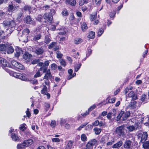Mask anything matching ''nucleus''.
<instances>
[{
    "label": "nucleus",
    "instance_id": "1",
    "mask_svg": "<svg viewBox=\"0 0 149 149\" xmlns=\"http://www.w3.org/2000/svg\"><path fill=\"white\" fill-rule=\"evenodd\" d=\"M13 76L16 78L19 79L22 81H30L33 84H35L37 82V80L36 79L34 80H31L30 79L28 78L26 76L24 75H13Z\"/></svg>",
    "mask_w": 149,
    "mask_h": 149
},
{
    "label": "nucleus",
    "instance_id": "2",
    "mask_svg": "<svg viewBox=\"0 0 149 149\" xmlns=\"http://www.w3.org/2000/svg\"><path fill=\"white\" fill-rule=\"evenodd\" d=\"M124 126L121 125L117 127L116 130V133L119 136H123L124 135Z\"/></svg>",
    "mask_w": 149,
    "mask_h": 149
},
{
    "label": "nucleus",
    "instance_id": "3",
    "mask_svg": "<svg viewBox=\"0 0 149 149\" xmlns=\"http://www.w3.org/2000/svg\"><path fill=\"white\" fill-rule=\"evenodd\" d=\"M33 51L38 55L42 54L44 51L43 48L41 47L35 46L32 49Z\"/></svg>",
    "mask_w": 149,
    "mask_h": 149
},
{
    "label": "nucleus",
    "instance_id": "4",
    "mask_svg": "<svg viewBox=\"0 0 149 149\" xmlns=\"http://www.w3.org/2000/svg\"><path fill=\"white\" fill-rule=\"evenodd\" d=\"M132 145L133 143L132 141L126 139L123 144V147L125 149H129L132 148Z\"/></svg>",
    "mask_w": 149,
    "mask_h": 149
},
{
    "label": "nucleus",
    "instance_id": "5",
    "mask_svg": "<svg viewBox=\"0 0 149 149\" xmlns=\"http://www.w3.org/2000/svg\"><path fill=\"white\" fill-rule=\"evenodd\" d=\"M126 128L128 130V132H130L137 130L139 128V125L136 124L134 125H128Z\"/></svg>",
    "mask_w": 149,
    "mask_h": 149
},
{
    "label": "nucleus",
    "instance_id": "6",
    "mask_svg": "<svg viewBox=\"0 0 149 149\" xmlns=\"http://www.w3.org/2000/svg\"><path fill=\"white\" fill-rule=\"evenodd\" d=\"M139 138H141L140 142L141 143L146 141L148 137V135L147 132H143L142 134H139Z\"/></svg>",
    "mask_w": 149,
    "mask_h": 149
},
{
    "label": "nucleus",
    "instance_id": "7",
    "mask_svg": "<svg viewBox=\"0 0 149 149\" xmlns=\"http://www.w3.org/2000/svg\"><path fill=\"white\" fill-rule=\"evenodd\" d=\"M97 141L95 139H93L88 143L86 147L88 149H93V146L95 145Z\"/></svg>",
    "mask_w": 149,
    "mask_h": 149
},
{
    "label": "nucleus",
    "instance_id": "8",
    "mask_svg": "<svg viewBox=\"0 0 149 149\" xmlns=\"http://www.w3.org/2000/svg\"><path fill=\"white\" fill-rule=\"evenodd\" d=\"M43 17L49 22H51L53 19V16L51 13L45 14Z\"/></svg>",
    "mask_w": 149,
    "mask_h": 149
},
{
    "label": "nucleus",
    "instance_id": "9",
    "mask_svg": "<svg viewBox=\"0 0 149 149\" xmlns=\"http://www.w3.org/2000/svg\"><path fill=\"white\" fill-rule=\"evenodd\" d=\"M128 97H130L132 98L133 100H135L137 99V95L135 94L134 92L132 91H131L128 94Z\"/></svg>",
    "mask_w": 149,
    "mask_h": 149
},
{
    "label": "nucleus",
    "instance_id": "10",
    "mask_svg": "<svg viewBox=\"0 0 149 149\" xmlns=\"http://www.w3.org/2000/svg\"><path fill=\"white\" fill-rule=\"evenodd\" d=\"M6 51L8 54H10L13 53L14 52V49L11 46H6Z\"/></svg>",
    "mask_w": 149,
    "mask_h": 149
},
{
    "label": "nucleus",
    "instance_id": "11",
    "mask_svg": "<svg viewBox=\"0 0 149 149\" xmlns=\"http://www.w3.org/2000/svg\"><path fill=\"white\" fill-rule=\"evenodd\" d=\"M73 142L71 141L67 142L66 145L63 149H71L72 146Z\"/></svg>",
    "mask_w": 149,
    "mask_h": 149
},
{
    "label": "nucleus",
    "instance_id": "12",
    "mask_svg": "<svg viewBox=\"0 0 149 149\" xmlns=\"http://www.w3.org/2000/svg\"><path fill=\"white\" fill-rule=\"evenodd\" d=\"M130 114V112L129 111H126L125 113L124 111V113L122 118V120H126L127 118L129 117Z\"/></svg>",
    "mask_w": 149,
    "mask_h": 149
},
{
    "label": "nucleus",
    "instance_id": "13",
    "mask_svg": "<svg viewBox=\"0 0 149 149\" xmlns=\"http://www.w3.org/2000/svg\"><path fill=\"white\" fill-rule=\"evenodd\" d=\"M11 138L12 140L14 141H18L20 140L19 137L14 133H12Z\"/></svg>",
    "mask_w": 149,
    "mask_h": 149
},
{
    "label": "nucleus",
    "instance_id": "14",
    "mask_svg": "<svg viewBox=\"0 0 149 149\" xmlns=\"http://www.w3.org/2000/svg\"><path fill=\"white\" fill-rule=\"evenodd\" d=\"M142 147L144 149H149V141L142 142Z\"/></svg>",
    "mask_w": 149,
    "mask_h": 149
},
{
    "label": "nucleus",
    "instance_id": "15",
    "mask_svg": "<svg viewBox=\"0 0 149 149\" xmlns=\"http://www.w3.org/2000/svg\"><path fill=\"white\" fill-rule=\"evenodd\" d=\"M123 144L122 141H120L114 144L112 146V148H120Z\"/></svg>",
    "mask_w": 149,
    "mask_h": 149
},
{
    "label": "nucleus",
    "instance_id": "16",
    "mask_svg": "<svg viewBox=\"0 0 149 149\" xmlns=\"http://www.w3.org/2000/svg\"><path fill=\"white\" fill-rule=\"evenodd\" d=\"M32 56L31 54H29L27 52H26L23 55V57L24 59L26 60L29 59Z\"/></svg>",
    "mask_w": 149,
    "mask_h": 149
},
{
    "label": "nucleus",
    "instance_id": "17",
    "mask_svg": "<svg viewBox=\"0 0 149 149\" xmlns=\"http://www.w3.org/2000/svg\"><path fill=\"white\" fill-rule=\"evenodd\" d=\"M51 41V38L50 36L47 35L45 36L44 40V43L46 44H49Z\"/></svg>",
    "mask_w": 149,
    "mask_h": 149
},
{
    "label": "nucleus",
    "instance_id": "18",
    "mask_svg": "<svg viewBox=\"0 0 149 149\" xmlns=\"http://www.w3.org/2000/svg\"><path fill=\"white\" fill-rule=\"evenodd\" d=\"M15 51V55L16 57H19L21 54L22 53V50L20 49L17 48L16 49Z\"/></svg>",
    "mask_w": 149,
    "mask_h": 149
},
{
    "label": "nucleus",
    "instance_id": "19",
    "mask_svg": "<svg viewBox=\"0 0 149 149\" xmlns=\"http://www.w3.org/2000/svg\"><path fill=\"white\" fill-rule=\"evenodd\" d=\"M136 102L135 101L131 102L128 105L129 107H130L132 109H134L136 107Z\"/></svg>",
    "mask_w": 149,
    "mask_h": 149
},
{
    "label": "nucleus",
    "instance_id": "20",
    "mask_svg": "<svg viewBox=\"0 0 149 149\" xmlns=\"http://www.w3.org/2000/svg\"><path fill=\"white\" fill-rule=\"evenodd\" d=\"M33 142V141L32 139H29L25 141L24 143V144L26 147L31 145L32 143Z\"/></svg>",
    "mask_w": 149,
    "mask_h": 149
},
{
    "label": "nucleus",
    "instance_id": "21",
    "mask_svg": "<svg viewBox=\"0 0 149 149\" xmlns=\"http://www.w3.org/2000/svg\"><path fill=\"white\" fill-rule=\"evenodd\" d=\"M66 2L67 4H68L72 6H74L76 3L75 0H66Z\"/></svg>",
    "mask_w": 149,
    "mask_h": 149
},
{
    "label": "nucleus",
    "instance_id": "22",
    "mask_svg": "<svg viewBox=\"0 0 149 149\" xmlns=\"http://www.w3.org/2000/svg\"><path fill=\"white\" fill-rule=\"evenodd\" d=\"M24 142L21 144H19L17 146V149H25L26 146L25 145Z\"/></svg>",
    "mask_w": 149,
    "mask_h": 149
},
{
    "label": "nucleus",
    "instance_id": "23",
    "mask_svg": "<svg viewBox=\"0 0 149 149\" xmlns=\"http://www.w3.org/2000/svg\"><path fill=\"white\" fill-rule=\"evenodd\" d=\"M26 22L27 24H31L33 23V21L29 16H27L26 19Z\"/></svg>",
    "mask_w": 149,
    "mask_h": 149
},
{
    "label": "nucleus",
    "instance_id": "24",
    "mask_svg": "<svg viewBox=\"0 0 149 149\" xmlns=\"http://www.w3.org/2000/svg\"><path fill=\"white\" fill-rule=\"evenodd\" d=\"M82 42V40L80 38H78L75 39L74 41V42L75 44H79Z\"/></svg>",
    "mask_w": 149,
    "mask_h": 149
},
{
    "label": "nucleus",
    "instance_id": "25",
    "mask_svg": "<svg viewBox=\"0 0 149 149\" xmlns=\"http://www.w3.org/2000/svg\"><path fill=\"white\" fill-rule=\"evenodd\" d=\"M41 93L45 95L47 93V88L46 86L44 85L43 86V88L41 91Z\"/></svg>",
    "mask_w": 149,
    "mask_h": 149
},
{
    "label": "nucleus",
    "instance_id": "26",
    "mask_svg": "<svg viewBox=\"0 0 149 149\" xmlns=\"http://www.w3.org/2000/svg\"><path fill=\"white\" fill-rule=\"evenodd\" d=\"M95 37V33L93 31H91L89 32V34L88 36V38L91 39H93Z\"/></svg>",
    "mask_w": 149,
    "mask_h": 149
},
{
    "label": "nucleus",
    "instance_id": "27",
    "mask_svg": "<svg viewBox=\"0 0 149 149\" xmlns=\"http://www.w3.org/2000/svg\"><path fill=\"white\" fill-rule=\"evenodd\" d=\"M124 111H121L120 113H119V114L117 116V118H116V120H120V119L121 118H122L123 115L124 113Z\"/></svg>",
    "mask_w": 149,
    "mask_h": 149
},
{
    "label": "nucleus",
    "instance_id": "28",
    "mask_svg": "<svg viewBox=\"0 0 149 149\" xmlns=\"http://www.w3.org/2000/svg\"><path fill=\"white\" fill-rule=\"evenodd\" d=\"M6 46L5 44L0 45V51H6Z\"/></svg>",
    "mask_w": 149,
    "mask_h": 149
},
{
    "label": "nucleus",
    "instance_id": "29",
    "mask_svg": "<svg viewBox=\"0 0 149 149\" xmlns=\"http://www.w3.org/2000/svg\"><path fill=\"white\" fill-rule=\"evenodd\" d=\"M25 11H30L31 9V7L28 5H25L23 8Z\"/></svg>",
    "mask_w": 149,
    "mask_h": 149
},
{
    "label": "nucleus",
    "instance_id": "30",
    "mask_svg": "<svg viewBox=\"0 0 149 149\" xmlns=\"http://www.w3.org/2000/svg\"><path fill=\"white\" fill-rule=\"evenodd\" d=\"M56 45H57L56 42H53L49 45L48 48L49 49H51L52 48H53Z\"/></svg>",
    "mask_w": 149,
    "mask_h": 149
},
{
    "label": "nucleus",
    "instance_id": "31",
    "mask_svg": "<svg viewBox=\"0 0 149 149\" xmlns=\"http://www.w3.org/2000/svg\"><path fill=\"white\" fill-rule=\"evenodd\" d=\"M44 73H46V74H51L50 70H47V68H45L43 70V71Z\"/></svg>",
    "mask_w": 149,
    "mask_h": 149
},
{
    "label": "nucleus",
    "instance_id": "32",
    "mask_svg": "<svg viewBox=\"0 0 149 149\" xmlns=\"http://www.w3.org/2000/svg\"><path fill=\"white\" fill-rule=\"evenodd\" d=\"M94 130L95 132V133L96 134H99L101 132V129L100 128H95Z\"/></svg>",
    "mask_w": 149,
    "mask_h": 149
},
{
    "label": "nucleus",
    "instance_id": "33",
    "mask_svg": "<svg viewBox=\"0 0 149 149\" xmlns=\"http://www.w3.org/2000/svg\"><path fill=\"white\" fill-rule=\"evenodd\" d=\"M81 28L82 30L84 31L87 29L88 27L87 26V25L86 23L84 22L81 25Z\"/></svg>",
    "mask_w": 149,
    "mask_h": 149
},
{
    "label": "nucleus",
    "instance_id": "34",
    "mask_svg": "<svg viewBox=\"0 0 149 149\" xmlns=\"http://www.w3.org/2000/svg\"><path fill=\"white\" fill-rule=\"evenodd\" d=\"M1 64L4 66L9 67L10 66L9 64L7 62L5 59L4 60V61L2 62Z\"/></svg>",
    "mask_w": 149,
    "mask_h": 149
},
{
    "label": "nucleus",
    "instance_id": "35",
    "mask_svg": "<svg viewBox=\"0 0 149 149\" xmlns=\"http://www.w3.org/2000/svg\"><path fill=\"white\" fill-rule=\"evenodd\" d=\"M81 139L82 141H85L87 140V138L86 135L84 134H82L81 136Z\"/></svg>",
    "mask_w": 149,
    "mask_h": 149
},
{
    "label": "nucleus",
    "instance_id": "36",
    "mask_svg": "<svg viewBox=\"0 0 149 149\" xmlns=\"http://www.w3.org/2000/svg\"><path fill=\"white\" fill-rule=\"evenodd\" d=\"M41 35L40 34L35 36L33 38V40L35 41L37 40L40 39Z\"/></svg>",
    "mask_w": 149,
    "mask_h": 149
},
{
    "label": "nucleus",
    "instance_id": "37",
    "mask_svg": "<svg viewBox=\"0 0 149 149\" xmlns=\"http://www.w3.org/2000/svg\"><path fill=\"white\" fill-rule=\"evenodd\" d=\"M81 63H79L77 64L75 66H74V70L75 71L77 72L78 71L79 69L80 68L81 66Z\"/></svg>",
    "mask_w": 149,
    "mask_h": 149
},
{
    "label": "nucleus",
    "instance_id": "38",
    "mask_svg": "<svg viewBox=\"0 0 149 149\" xmlns=\"http://www.w3.org/2000/svg\"><path fill=\"white\" fill-rule=\"evenodd\" d=\"M16 68L18 69L22 70L24 69V67L22 64L18 63L17 66Z\"/></svg>",
    "mask_w": 149,
    "mask_h": 149
},
{
    "label": "nucleus",
    "instance_id": "39",
    "mask_svg": "<svg viewBox=\"0 0 149 149\" xmlns=\"http://www.w3.org/2000/svg\"><path fill=\"white\" fill-rule=\"evenodd\" d=\"M66 122V120L65 119L63 118H61L60 121V124L61 125H63Z\"/></svg>",
    "mask_w": 149,
    "mask_h": 149
},
{
    "label": "nucleus",
    "instance_id": "40",
    "mask_svg": "<svg viewBox=\"0 0 149 149\" xmlns=\"http://www.w3.org/2000/svg\"><path fill=\"white\" fill-rule=\"evenodd\" d=\"M62 14L63 16H68V12L66 10H65L62 11Z\"/></svg>",
    "mask_w": 149,
    "mask_h": 149
},
{
    "label": "nucleus",
    "instance_id": "41",
    "mask_svg": "<svg viewBox=\"0 0 149 149\" xmlns=\"http://www.w3.org/2000/svg\"><path fill=\"white\" fill-rule=\"evenodd\" d=\"M5 38L4 33L3 31L0 30V38L1 39H4Z\"/></svg>",
    "mask_w": 149,
    "mask_h": 149
},
{
    "label": "nucleus",
    "instance_id": "42",
    "mask_svg": "<svg viewBox=\"0 0 149 149\" xmlns=\"http://www.w3.org/2000/svg\"><path fill=\"white\" fill-rule=\"evenodd\" d=\"M18 62L15 61H13L11 62V64L15 67L16 68Z\"/></svg>",
    "mask_w": 149,
    "mask_h": 149
},
{
    "label": "nucleus",
    "instance_id": "43",
    "mask_svg": "<svg viewBox=\"0 0 149 149\" xmlns=\"http://www.w3.org/2000/svg\"><path fill=\"white\" fill-rule=\"evenodd\" d=\"M14 8V6L13 5H10L8 6V10L9 12L12 11Z\"/></svg>",
    "mask_w": 149,
    "mask_h": 149
},
{
    "label": "nucleus",
    "instance_id": "44",
    "mask_svg": "<svg viewBox=\"0 0 149 149\" xmlns=\"http://www.w3.org/2000/svg\"><path fill=\"white\" fill-rule=\"evenodd\" d=\"M110 113H111V114H112L111 115L112 116H113L114 118H115V116L116 115V110L114 109H112V112H110Z\"/></svg>",
    "mask_w": 149,
    "mask_h": 149
},
{
    "label": "nucleus",
    "instance_id": "45",
    "mask_svg": "<svg viewBox=\"0 0 149 149\" xmlns=\"http://www.w3.org/2000/svg\"><path fill=\"white\" fill-rule=\"evenodd\" d=\"M104 30L103 29H99L98 30L97 34L99 36H100L103 33Z\"/></svg>",
    "mask_w": 149,
    "mask_h": 149
},
{
    "label": "nucleus",
    "instance_id": "46",
    "mask_svg": "<svg viewBox=\"0 0 149 149\" xmlns=\"http://www.w3.org/2000/svg\"><path fill=\"white\" fill-rule=\"evenodd\" d=\"M56 54H57V57L58 58H61L63 56V54L59 51H57L56 52Z\"/></svg>",
    "mask_w": 149,
    "mask_h": 149
},
{
    "label": "nucleus",
    "instance_id": "47",
    "mask_svg": "<svg viewBox=\"0 0 149 149\" xmlns=\"http://www.w3.org/2000/svg\"><path fill=\"white\" fill-rule=\"evenodd\" d=\"M10 27H14L15 25V22L14 21H10Z\"/></svg>",
    "mask_w": 149,
    "mask_h": 149
},
{
    "label": "nucleus",
    "instance_id": "48",
    "mask_svg": "<svg viewBox=\"0 0 149 149\" xmlns=\"http://www.w3.org/2000/svg\"><path fill=\"white\" fill-rule=\"evenodd\" d=\"M60 63L61 65L64 66H65L66 65V63L65 61L63 59H61L60 60Z\"/></svg>",
    "mask_w": 149,
    "mask_h": 149
},
{
    "label": "nucleus",
    "instance_id": "49",
    "mask_svg": "<svg viewBox=\"0 0 149 149\" xmlns=\"http://www.w3.org/2000/svg\"><path fill=\"white\" fill-rule=\"evenodd\" d=\"M39 61L40 60L39 59H35L33 60L32 61L31 63L32 64H34L38 63Z\"/></svg>",
    "mask_w": 149,
    "mask_h": 149
},
{
    "label": "nucleus",
    "instance_id": "50",
    "mask_svg": "<svg viewBox=\"0 0 149 149\" xmlns=\"http://www.w3.org/2000/svg\"><path fill=\"white\" fill-rule=\"evenodd\" d=\"M10 21H6L3 22V25L5 26L10 27Z\"/></svg>",
    "mask_w": 149,
    "mask_h": 149
},
{
    "label": "nucleus",
    "instance_id": "51",
    "mask_svg": "<svg viewBox=\"0 0 149 149\" xmlns=\"http://www.w3.org/2000/svg\"><path fill=\"white\" fill-rule=\"evenodd\" d=\"M57 68V65L54 63H53L51 65V69L53 70H56Z\"/></svg>",
    "mask_w": 149,
    "mask_h": 149
},
{
    "label": "nucleus",
    "instance_id": "52",
    "mask_svg": "<svg viewBox=\"0 0 149 149\" xmlns=\"http://www.w3.org/2000/svg\"><path fill=\"white\" fill-rule=\"evenodd\" d=\"M116 100V98H113L111 99H109L108 100V102L109 103H113L115 102Z\"/></svg>",
    "mask_w": 149,
    "mask_h": 149
},
{
    "label": "nucleus",
    "instance_id": "53",
    "mask_svg": "<svg viewBox=\"0 0 149 149\" xmlns=\"http://www.w3.org/2000/svg\"><path fill=\"white\" fill-rule=\"evenodd\" d=\"M51 126L52 127H54L56 126V122L55 120H52Z\"/></svg>",
    "mask_w": 149,
    "mask_h": 149
},
{
    "label": "nucleus",
    "instance_id": "54",
    "mask_svg": "<svg viewBox=\"0 0 149 149\" xmlns=\"http://www.w3.org/2000/svg\"><path fill=\"white\" fill-rule=\"evenodd\" d=\"M6 70L10 74H16V72H14L13 71L8 69H7Z\"/></svg>",
    "mask_w": 149,
    "mask_h": 149
},
{
    "label": "nucleus",
    "instance_id": "55",
    "mask_svg": "<svg viewBox=\"0 0 149 149\" xmlns=\"http://www.w3.org/2000/svg\"><path fill=\"white\" fill-rule=\"evenodd\" d=\"M107 139L108 138L107 137L105 136L103 137L101 139V142H102V143H105L107 141H106V140H107Z\"/></svg>",
    "mask_w": 149,
    "mask_h": 149
},
{
    "label": "nucleus",
    "instance_id": "56",
    "mask_svg": "<svg viewBox=\"0 0 149 149\" xmlns=\"http://www.w3.org/2000/svg\"><path fill=\"white\" fill-rule=\"evenodd\" d=\"M42 19V16L41 15H38L36 18V19L38 21L41 22Z\"/></svg>",
    "mask_w": 149,
    "mask_h": 149
},
{
    "label": "nucleus",
    "instance_id": "57",
    "mask_svg": "<svg viewBox=\"0 0 149 149\" xmlns=\"http://www.w3.org/2000/svg\"><path fill=\"white\" fill-rule=\"evenodd\" d=\"M73 56L75 58H79V54L78 52L74 53Z\"/></svg>",
    "mask_w": 149,
    "mask_h": 149
},
{
    "label": "nucleus",
    "instance_id": "58",
    "mask_svg": "<svg viewBox=\"0 0 149 149\" xmlns=\"http://www.w3.org/2000/svg\"><path fill=\"white\" fill-rule=\"evenodd\" d=\"M43 67L47 66L49 64V62L48 61H45L44 63H43Z\"/></svg>",
    "mask_w": 149,
    "mask_h": 149
},
{
    "label": "nucleus",
    "instance_id": "59",
    "mask_svg": "<svg viewBox=\"0 0 149 149\" xmlns=\"http://www.w3.org/2000/svg\"><path fill=\"white\" fill-rule=\"evenodd\" d=\"M86 125V124L84 123V124H82L79 127L77 130H80L81 129L84 127Z\"/></svg>",
    "mask_w": 149,
    "mask_h": 149
},
{
    "label": "nucleus",
    "instance_id": "60",
    "mask_svg": "<svg viewBox=\"0 0 149 149\" xmlns=\"http://www.w3.org/2000/svg\"><path fill=\"white\" fill-rule=\"evenodd\" d=\"M96 15H91V18H90L91 20V21H92L93 20L95 19L96 18Z\"/></svg>",
    "mask_w": 149,
    "mask_h": 149
},
{
    "label": "nucleus",
    "instance_id": "61",
    "mask_svg": "<svg viewBox=\"0 0 149 149\" xmlns=\"http://www.w3.org/2000/svg\"><path fill=\"white\" fill-rule=\"evenodd\" d=\"M52 141L53 142H58L60 141V139L58 138H54L52 139Z\"/></svg>",
    "mask_w": 149,
    "mask_h": 149
},
{
    "label": "nucleus",
    "instance_id": "62",
    "mask_svg": "<svg viewBox=\"0 0 149 149\" xmlns=\"http://www.w3.org/2000/svg\"><path fill=\"white\" fill-rule=\"evenodd\" d=\"M146 95H142L141 96V101L142 102H143V101H144V100L145 99V98H146Z\"/></svg>",
    "mask_w": 149,
    "mask_h": 149
},
{
    "label": "nucleus",
    "instance_id": "63",
    "mask_svg": "<svg viewBox=\"0 0 149 149\" xmlns=\"http://www.w3.org/2000/svg\"><path fill=\"white\" fill-rule=\"evenodd\" d=\"M111 114V113L110 112L108 113L107 116V117L108 119L110 120L112 116Z\"/></svg>",
    "mask_w": 149,
    "mask_h": 149
},
{
    "label": "nucleus",
    "instance_id": "64",
    "mask_svg": "<svg viewBox=\"0 0 149 149\" xmlns=\"http://www.w3.org/2000/svg\"><path fill=\"white\" fill-rule=\"evenodd\" d=\"M26 116L28 117H29L31 116V113L29 112V109L28 108L27 109V110L26 111Z\"/></svg>",
    "mask_w": 149,
    "mask_h": 149
}]
</instances>
